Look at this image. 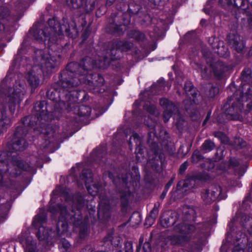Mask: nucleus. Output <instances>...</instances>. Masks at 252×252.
Returning <instances> with one entry per match:
<instances>
[{
	"instance_id": "50",
	"label": "nucleus",
	"mask_w": 252,
	"mask_h": 252,
	"mask_svg": "<svg viewBox=\"0 0 252 252\" xmlns=\"http://www.w3.org/2000/svg\"><path fill=\"white\" fill-rule=\"evenodd\" d=\"M189 181L188 180H187L186 181V183L184 184V187H187V186H186V184H187V182H188Z\"/></svg>"
},
{
	"instance_id": "42",
	"label": "nucleus",
	"mask_w": 252,
	"mask_h": 252,
	"mask_svg": "<svg viewBox=\"0 0 252 252\" xmlns=\"http://www.w3.org/2000/svg\"><path fill=\"white\" fill-rule=\"evenodd\" d=\"M41 220L40 217L38 216L36 217L33 221V224L35 226H38V223H40Z\"/></svg>"
},
{
	"instance_id": "29",
	"label": "nucleus",
	"mask_w": 252,
	"mask_h": 252,
	"mask_svg": "<svg viewBox=\"0 0 252 252\" xmlns=\"http://www.w3.org/2000/svg\"><path fill=\"white\" fill-rule=\"evenodd\" d=\"M241 238H242V242L235 246L232 252H245L244 250L242 249V248L244 247V243L247 240L245 235L242 234L241 238H238L237 241H239Z\"/></svg>"
},
{
	"instance_id": "32",
	"label": "nucleus",
	"mask_w": 252,
	"mask_h": 252,
	"mask_svg": "<svg viewBox=\"0 0 252 252\" xmlns=\"http://www.w3.org/2000/svg\"><path fill=\"white\" fill-rule=\"evenodd\" d=\"M184 213L188 219H193L195 215V211L193 208L185 207L184 208Z\"/></svg>"
},
{
	"instance_id": "4",
	"label": "nucleus",
	"mask_w": 252,
	"mask_h": 252,
	"mask_svg": "<svg viewBox=\"0 0 252 252\" xmlns=\"http://www.w3.org/2000/svg\"><path fill=\"white\" fill-rule=\"evenodd\" d=\"M32 31L33 36L36 40L39 42L47 40L50 46V43H56L58 38H61L63 32L67 36L70 34V27L66 19H63L62 24L59 23L55 18L49 19L48 25L44 29L34 30V28H33L31 32Z\"/></svg>"
},
{
	"instance_id": "45",
	"label": "nucleus",
	"mask_w": 252,
	"mask_h": 252,
	"mask_svg": "<svg viewBox=\"0 0 252 252\" xmlns=\"http://www.w3.org/2000/svg\"><path fill=\"white\" fill-rule=\"evenodd\" d=\"M214 135L216 137H220V138L221 137V136H223V135L222 134V133L220 132H215Z\"/></svg>"
},
{
	"instance_id": "43",
	"label": "nucleus",
	"mask_w": 252,
	"mask_h": 252,
	"mask_svg": "<svg viewBox=\"0 0 252 252\" xmlns=\"http://www.w3.org/2000/svg\"><path fill=\"white\" fill-rule=\"evenodd\" d=\"M248 22L249 27L252 29V16H249L248 18Z\"/></svg>"
},
{
	"instance_id": "38",
	"label": "nucleus",
	"mask_w": 252,
	"mask_h": 252,
	"mask_svg": "<svg viewBox=\"0 0 252 252\" xmlns=\"http://www.w3.org/2000/svg\"><path fill=\"white\" fill-rule=\"evenodd\" d=\"M15 6L17 9L22 10L26 8V4L22 0H17L15 2Z\"/></svg>"
},
{
	"instance_id": "31",
	"label": "nucleus",
	"mask_w": 252,
	"mask_h": 252,
	"mask_svg": "<svg viewBox=\"0 0 252 252\" xmlns=\"http://www.w3.org/2000/svg\"><path fill=\"white\" fill-rule=\"evenodd\" d=\"M201 147L202 149L205 152H209L215 148V144L211 140H208L204 142Z\"/></svg>"
},
{
	"instance_id": "6",
	"label": "nucleus",
	"mask_w": 252,
	"mask_h": 252,
	"mask_svg": "<svg viewBox=\"0 0 252 252\" xmlns=\"http://www.w3.org/2000/svg\"><path fill=\"white\" fill-rule=\"evenodd\" d=\"M50 211L53 214H56L59 210L60 216L58 222V234L60 235L67 231L68 224L71 223L75 225L79 224L81 217L78 214L77 217L73 211L71 214H68L65 207L58 204L57 207L52 206L49 208Z\"/></svg>"
},
{
	"instance_id": "39",
	"label": "nucleus",
	"mask_w": 252,
	"mask_h": 252,
	"mask_svg": "<svg viewBox=\"0 0 252 252\" xmlns=\"http://www.w3.org/2000/svg\"><path fill=\"white\" fill-rule=\"evenodd\" d=\"M191 158H192L191 159L192 161L194 163H196L198 161H199L201 158V157L199 155V152H198V151L194 152L192 155Z\"/></svg>"
},
{
	"instance_id": "36",
	"label": "nucleus",
	"mask_w": 252,
	"mask_h": 252,
	"mask_svg": "<svg viewBox=\"0 0 252 252\" xmlns=\"http://www.w3.org/2000/svg\"><path fill=\"white\" fill-rule=\"evenodd\" d=\"M144 108L151 114L155 115L159 114L158 111L157 110L156 107L154 105H150L149 106H147V105H146L144 106Z\"/></svg>"
},
{
	"instance_id": "12",
	"label": "nucleus",
	"mask_w": 252,
	"mask_h": 252,
	"mask_svg": "<svg viewBox=\"0 0 252 252\" xmlns=\"http://www.w3.org/2000/svg\"><path fill=\"white\" fill-rule=\"evenodd\" d=\"M209 224H198L196 225L193 224H179L177 226L176 231L181 233H190L196 231L197 233L202 232V230H205L209 228Z\"/></svg>"
},
{
	"instance_id": "3",
	"label": "nucleus",
	"mask_w": 252,
	"mask_h": 252,
	"mask_svg": "<svg viewBox=\"0 0 252 252\" xmlns=\"http://www.w3.org/2000/svg\"><path fill=\"white\" fill-rule=\"evenodd\" d=\"M252 70L250 68L245 69L241 73V90L237 91L232 96V100H236L232 104V107L228 110L229 119L241 121L242 118L239 113L243 108V102L247 101L248 96L252 94Z\"/></svg>"
},
{
	"instance_id": "21",
	"label": "nucleus",
	"mask_w": 252,
	"mask_h": 252,
	"mask_svg": "<svg viewBox=\"0 0 252 252\" xmlns=\"http://www.w3.org/2000/svg\"><path fill=\"white\" fill-rule=\"evenodd\" d=\"M245 2L244 0H220V4L224 7H228L233 3L236 6L244 9Z\"/></svg>"
},
{
	"instance_id": "1",
	"label": "nucleus",
	"mask_w": 252,
	"mask_h": 252,
	"mask_svg": "<svg viewBox=\"0 0 252 252\" xmlns=\"http://www.w3.org/2000/svg\"><path fill=\"white\" fill-rule=\"evenodd\" d=\"M130 44L127 43H124L120 41L115 44H113L111 48L108 49L106 52L107 55L103 57V60L99 59L95 61L94 63H93V61L90 58V62L88 64L86 63L87 66H85V70L88 73L85 76L84 80H86V83L88 85L89 89L93 91L94 93H100L101 90L99 89V87L103 86L104 83L103 78L98 75L95 74L92 75V73H90L89 70H91L94 66L100 68H106L109 64L110 59L114 60L117 59L116 55L118 49L121 51L128 49L130 48Z\"/></svg>"
},
{
	"instance_id": "8",
	"label": "nucleus",
	"mask_w": 252,
	"mask_h": 252,
	"mask_svg": "<svg viewBox=\"0 0 252 252\" xmlns=\"http://www.w3.org/2000/svg\"><path fill=\"white\" fill-rule=\"evenodd\" d=\"M26 134L27 131L25 126H22L17 127L10 148L11 153L22 151L27 148L28 144L24 138Z\"/></svg>"
},
{
	"instance_id": "34",
	"label": "nucleus",
	"mask_w": 252,
	"mask_h": 252,
	"mask_svg": "<svg viewBox=\"0 0 252 252\" xmlns=\"http://www.w3.org/2000/svg\"><path fill=\"white\" fill-rule=\"evenodd\" d=\"M184 90L188 95H193L195 91L192 84L190 82L186 83L185 85Z\"/></svg>"
},
{
	"instance_id": "58",
	"label": "nucleus",
	"mask_w": 252,
	"mask_h": 252,
	"mask_svg": "<svg viewBox=\"0 0 252 252\" xmlns=\"http://www.w3.org/2000/svg\"><path fill=\"white\" fill-rule=\"evenodd\" d=\"M229 235V232H227V235L228 236Z\"/></svg>"
},
{
	"instance_id": "26",
	"label": "nucleus",
	"mask_w": 252,
	"mask_h": 252,
	"mask_svg": "<svg viewBox=\"0 0 252 252\" xmlns=\"http://www.w3.org/2000/svg\"><path fill=\"white\" fill-rule=\"evenodd\" d=\"M194 64L196 66V67L194 66V67L196 69L198 70V71L200 72L201 75L203 78H206L210 75L211 71H208L206 67L203 68L201 65L196 63H194ZM192 66L194 67L193 65H192Z\"/></svg>"
},
{
	"instance_id": "46",
	"label": "nucleus",
	"mask_w": 252,
	"mask_h": 252,
	"mask_svg": "<svg viewBox=\"0 0 252 252\" xmlns=\"http://www.w3.org/2000/svg\"><path fill=\"white\" fill-rule=\"evenodd\" d=\"M136 34L139 35L140 37L139 39H143L144 37V35L143 33L136 32Z\"/></svg>"
},
{
	"instance_id": "10",
	"label": "nucleus",
	"mask_w": 252,
	"mask_h": 252,
	"mask_svg": "<svg viewBox=\"0 0 252 252\" xmlns=\"http://www.w3.org/2000/svg\"><path fill=\"white\" fill-rule=\"evenodd\" d=\"M81 183H84L89 193L93 196L96 195L98 192L100 186L99 184L94 183L92 173L90 170H84L80 176Z\"/></svg>"
},
{
	"instance_id": "41",
	"label": "nucleus",
	"mask_w": 252,
	"mask_h": 252,
	"mask_svg": "<svg viewBox=\"0 0 252 252\" xmlns=\"http://www.w3.org/2000/svg\"><path fill=\"white\" fill-rule=\"evenodd\" d=\"M188 166V164L187 162H185L183 163L180 166V172H183L187 169Z\"/></svg>"
},
{
	"instance_id": "16",
	"label": "nucleus",
	"mask_w": 252,
	"mask_h": 252,
	"mask_svg": "<svg viewBox=\"0 0 252 252\" xmlns=\"http://www.w3.org/2000/svg\"><path fill=\"white\" fill-rule=\"evenodd\" d=\"M20 241L24 248L25 252H37L36 251L35 242L28 233L22 234L20 237Z\"/></svg>"
},
{
	"instance_id": "44",
	"label": "nucleus",
	"mask_w": 252,
	"mask_h": 252,
	"mask_svg": "<svg viewBox=\"0 0 252 252\" xmlns=\"http://www.w3.org/2000/svg\"><path fill=\"white\" fill-rule=\"evenodd\" d=\"M166 221L167 220L165 219L164 220V221H165V224L164 225L165 227H168V226H170L171 225H173L174 223V222H175L174 221H173L171 222H168V221L166 222Z\"/></svg>"
},
{
	"instance_id": "22",
	"label": "nucleus",
	"mask_w": 252,
	"mask_h": 252,
	"mask_svg": "<svg viewBox=\"0 0 252 252\" xmlns=\"http://www.w3.org/2000/svg\"><path fill=\"white\" fill-rule=\"evenodd\" d=\"M231 44L238 52H242L245 47L243 41L238 36L235 37L231 42Z\"/></svg>"
},
{
	"instance_id": "33",
	"label": "nucleus",
	"mask_w": 252,
	"mask_h": 252,
	"mask_svg": "<svg viewBox=\"0 0 252 252\" xmlns=\"http://www.w3.org/2000/svg\"><path fill=\"white\" fill-rule=\"evenodd\" d=\"M233 145L235 148L241 149L246 145V143L241 138H236L233 142Z\"/></svg>"
},
{
	"instance_id": "23",
	"label": "nucleus",
	"mask_w": 252,
	"mask_h": 252,
	"mask_svg": "<svg viewBox=\"0 0 252 252\" xmlns=\"http://www.w3.org/2000/svg\"><path fill=\"white\" fill-rule=\"evenodd\" d=\"M241 223L251 234H252V217L249 216H243Z\"/></svg>"
},
{
	"instance_id": "49",
	"label": "nucleus",
	"mask_w": 252,
	"mask_h": 252,
	"mask_svg": "<svg viewBox=\"0 0 252 252\" xmlns=\"http://www.w3.org/2000/svg\"><path fill=\"white\" fill-rule=\"evenodd\" d=\"M210 118V114H208L205 119V120H207V121H208V120Z\"/></svg>"
},
{
	"instance_id": "59",
	"label": "nucleus",
	"mask_w": 252,
	"mask_h": 252,
	"mask_svg": "<svg viewBox=\"0 0 252 252\" xmlns=\"http://www.w3.org/2000/svg\"><path fill=\"white\" fill-rule=\"evenodd\" d=\"M251 4H252V1H251Z\"/></svg>"
},
{
	"instance_id": "13",
	"label": "nucleus",
	"mask_w": 252,
	"mask_h": 252,
	"mask_svg": "<svg viewBox=\"0 0 252 252\" xmlns=\"http://www.w3.org/2000/svg\"><path fill=\"white\" fill-rule=\"evenodd\" d=\"M159 103L161 106L165 108L163 112V119L165 122H168L173 114L176 115L178 113L177 107L168 99L165 98L161 99Z\"/></svg>"
},
{
	"instance_id": "28",
	"label": "nucleus",
	"mask_w": 252,
	"mask_h": 252,
	"mask_svg": "<svg viewBox=\"0 0 252 252\" xmlns=\"http://www.w3.org/2000/svg\"><path fill=\"white\" fill-rule=\"evenodd\" d=\"M159 205V202H157L155 204L154 207L151 212L150 216L147 219L148 220H149L152 222L154 221L158 214V207Z\"/></svg>"
},
{
	"instance_id": "2",
	"label": "nucleus",
	"mask_w": 252,
	"mask_h": 252,
	"mask_svg": "<svg viewBox=\"0 0 252 252\" xmlns=\"http://www.w3.org/2000/svg\"><path fill=\"white\" fill-rule=\"evenodd\" d=\"M36 55V62L40 66L38 69L36 66H33L32 70L28 73V81L32 87H37L39 84V75L42 72L44 75L50 73L52 69L57 65L60 56L52 51V53L48 51L41 50H37L35 52Z\"/></svg>"
},
{
	"instance_id": "40",
	"label": "nucleus",
	"mask_w": 252,
	"mask_h": 252,
	"mask_svg": "<svg viewBox=\"0 0 252 252\" xmlns=\"http://www.w3.org/2000/svg\"><path fill=\"white\" fill-rule=\"evenodd\" d=\"M239 164L238 160L235 158H231L229 162V166L230 167L234 168L237 166Z\"/></svg>"
},
{
	"instance_id": "25",
	"label": "nucleus",
	"mask_w": 252,
	"mask_h": 252,
	"mask_svg": "<svg viewBox=\"0 0 252 252\" xmlns=\"http://www.w3.org/2000/svg\"><path fill=\"white\" fill-rule=\"evenodd\" d=\"M91 113V109L90 107L86 105H81L78 110V115L80 116L88 117Z\"/></svg>"
},
{
	"instance_id": "5",
	"label": "nucleus",
	"mask_w": 252,
	"mask_h": 252,
	"mask_svg": "<svg viewBox=\"0 0 252 252\" xmlns=\"http://www.w3.org/2000/svg\"><path fill=\"white\" fill-rule=\"evenodd\" d=\"M90 58L87 57L83 60L80 65L77 63H70L67 65L66 76L61 82L62 90L63 92H70L71 89L77 87L81 83L86 82L85 76L88 73L85 70Z\"/></svg>"
},
{
	"instance_id": "15",
	"label": "nucleus",
	"mask_w": 252,
	"mask_h": 252,
	"mask_svg": "<svg viewBox=\"0 0 252 252\" xmlns=\"http://www.w3.org/2000/svg\"><path fill=\"white\" fill-rule=\"evenodd\" d=\"M13 167H10L6 169L10 174L13 177L19 175L21 173V169L29 171L31 169L30 166L27 163H24L23 162L15 160L12 162Z\"/></svg>"
},
{
	"instance_id": "7",
	"label": "nucleus",
	"mask_w": 252,
	"mask_h": 252,
	"mask_svg": "<svg viewBox=\"0 0 252 252\" xmlns=\"http://www.w3.org/2000/svg\"><path fill=\"white\" fill-rule=\"evenodd\" d=\"M25 92V84L20 81H16L13 87L9 89L7 99L9 109L11 113L15 111V105L19 103L23 99Z\"/></svg>"
},
{
	"instance_id": "30",
	"label": "nucleus",
	"mask_w": 252,
	"mask_h": 252,
	"mask_svg": "<svg viewBox=\"0 0 252 252\" xmlns=\"http://www.w3.org/2000/svg\"><path fill=\"white\" fill-rule=\"evenodd\" d=\"M9 14L8 9L4 6H0V20L6 17ZM4 29L3 25L0 23V31Z\"/></svg>"
},
{
	"instance_id": "27",
	"label": "nucleus",
	"mask_w": 252,
	"mask_h": 252,
	"mask_svg": "<svg viewBox=\"0 0 252 252\" xmlns=\"http://www.w3.org/2000/svg\"><path fill=\"white\" fill-rule=\"evenodd\" d=\"M133 143H134L136 146H139L141 144V140L136 133H133L129 138L128 144L130 149L132 148Z\"/></svg>"
},
{
	"instance_id": "11",
	"label": "nucleus",
	"mask_w": 252,
	"mask_h": 252,
	"mask_svg": "<svg viewBox=\"0 0 252 252\" xmlns=\"http://www.w3.org/2000/svg\"><path fill=\"white\" fill-rule=\"evenodd\" d=\"M34 111L35 112V116L34 117H26V121H30L32 118L34 119L37 117V121L36 124H37L38 121H40L42 120H44L46 121H48L51 118L49 117V113H47V109L46 106V103L45 101H41L37 102L34 106ZM29 125L30 126H33L34 125L33 123L30 122Z\"/></svg>"
},
{
	"instance_id": "56",
	"label": "nucleus",
	"mask_w": 252,
	"mask_h": 252,
	"mask_svg": "<svg viewBox=\"0 0 252 252\" xmlns=\"http://www.w3.org/2000/svg\"><path fill=\"white\" fill-rule=\"evenodd\" d=\"M164 195H162V198H164Z\"/></svg>"
},
{
	"instance_id": "54",
	"label": "nucleus",
	"mask_w": 252,
	"mask_h": 252,
	"mask_svg": "<svg viewBox=\"0 0 252 252\" xmlns=\"http://www.w3.org/2000/svg\"><path fill=\"white\" fill-rule=\"evenodd\" d=\"M109 178H111V174H109Z\"/></svg>"
},
{
	"instance_id": "9",
	"label": "nucleus",
	"mask_w": 252,
	"mask_h": 252,
	"mask_svg": "<svg viewBox=\"0 0 252 252\" xmlns=\"http://www.w3.org/2000/svg\"><path fill=\"white\" fill-rule=\"evenodd\" d=\"M225 197V194L222 192V189L220 186H211L201 194L202 199L206 204H210L218 198L221 199Z\"/></svg>"
},
{
	"instance_id": "57",
	"label": "nucleus",
	"mask_w": 252,
	"mask_h": 252,
	"mask_svg": "<svg viewBox=\"0 0 252 252\" xmlns=\"http://www.w3.org/2000/svg\"><path fill=\"white\" fill-rule=\"evenodd\" d=\"M231 225V223L229 224V226H230V225Z\"/></svg>"
},
{
	"instance_id": "35",
	"label": "nucleus",
	"mask_w": 252,
	"mask_h": 252,
	"mask_svg": "<svg viewBox=\"0 0 252 252\" xmlns=\"http://www.w3.org/2000/svg\"><path fill=\"white\" fill-rule=\"evenodd\" d=\"M70 247V245L68 241L66 240H62L60 245V248L62 252H68Z\"/></svg>"
},
{
	"instance_id": "51",
	"label": "nucleus",
	"mask_w": 252,
	"mask_h": 252,
	"mask_svg": "<svg viewBox=\"0 0 252 252\" xmlns=\"http://www.w3.org/2000/svg\"><path fill=\"white\" fill-rule=\"evenodd\" d=\"M207 120H205L203 122V125H205L207 123Z\"/></svg>"
},
{
	"instance_id": "53",
	"label": "nucleus",
	"mask_w": 252,
	"mask_h": 252,
	"mask_svg": "<svg viewBox=\"0 0 252 252\" xmlns=\"http://www.w3.org/2000/svg\"><path fill=\"white\" fill-rule=\"evenodd\" d=\"M102 202H101V203L99 205H100V207H102Z\"/></svg>"
},
{
	"instance_id": "14",
	"label": "nucleus",
	"mask_w": 252,
	"mask_h": 252,
	"mask_svg": "<svg viewBox=\"0 0 252 252\" xmlns=\"http://www.w3.org/2000/svg\"><path fill=\"white\" fill-rule=\"evenodd\" d=\"M66 3L70 8H82L85 12L92 10L94 7V1L87 0H66Z\"/></svg>"
},
{
	"instance_id": "17",
	"label": "nucleus",
	"mask_w": 252,
	"mask_h": 252,
	"mask_svg": "<svg viewBox=\"0 0 252 252\" xmlns=\"http://www.w3.org/2000/svg\"><path fill=\"white\" fill-rule=\"evenodd\" d=\"M212 40L213 41V42H211V39L209 40V42L212 47L215 50H217L215 51V52L220 56H227L228 49L224 45L223 42L221 41H219L217 38H213Z\"/></svg>"
},
{
	"instance_id": "55",
	"label": "nucleus",
	"mask_w": 252,
	"mask_h": 252,
	"mask_svg": "<svg viewBox=\"0 0 252 252\" xmlns=\"http://www.w3.org/2000/svg\"><path fill=\"white\" fill-rule=\"evenodd\" d=\"M243 174H244V172L240 174V176H242L243 175Z\"/></svg>"
},
{
	"instance_id": "37",
	"label": "nucleus",
	"mask_w": 252,
	"mask_h": 252,
	"mask_svg": "<svg viewBox=\"0 0 252 252\" xmlns=\"http://www.w3.org/2000/svg\"><path fill=\"white\" fill-rule=\"evenodd\" d=\"M130 220L132 222H134L135 224L138 225L141 222V218L140 214L134 213L132 215Z\"/></svg>"
},
{
	"instance_id": "20",
	"label": "nucleus",
	"mask_w": 252,
	"mask_h": 252,
	"mask_svg": "<svg viewBox=\"0 0 252 252\" xmlns=\"http://www.w3.org/2000/svg\"><path fill=\"white\" fill-rule=\"evenodd\" d=\"M55 234V232L46 229L45 226L42 225L39 226L36 235L38 239L41 241L48 239L50 237L54 236Z\"/></svg>"
},
{
	"instance_id": "19",
	"label": "nucleus",
	"mask_w": 252,
	"mask_h": 252,
	"mask_svg": "<svg viewBox=\"0 0 252 252\" xmlns=\"http://www.w3.org/2000/svg\"><path fill=\"white\" fill-rule=\"evenodd\" d=\"M214 74L219 78L228 69V67L221 62H218L214 65H211Z\"/></svg>"
},
{
	"instance_id": "47",
	"label": "nucleus",
	"mask_w": 252,
	"mask_h": 252,
	"mask_svg": "<svg viewBox=\"0 0 252 252\" xmlns=\"http://www.w3.org/2000/svg\"><path fill=\"white\" fill-rule=\"evenodd\" d=\"M115 0H107L106 3L107 5H110L115 1Z\"/></svg>"
},
{
	"instance_id": "48",
	"label": "nucleus",
	"mask_w": 252,
	"mask_h": 252,
	"mask_svg": "<svg viewBox=\"0 0 252 252\" xmlns=\"http://www.w3.org/2000/svg\"><path fill=\"white\" fill-rule=\"evenodd\" d=\"M129 249L126 250V252H132V245L129 244Z\"/></svg>"
},
{
	"instance_id": "24",
	"label": "nucleus",
	"mask_w": 252,
	"mask_h": 252,
	"mask_svg": "<svg viewBox=\"0 0 252 252\" xmlns=\"http://www.w3.org/2000/svg\"><path fill=\"white\" fill-rule=\"evenodd\" d=\"M169 240L172 245H180L185 241V238L180 235H172L169 237Z\"/></svg>"
},
{
	"instance_id": "18",
	"label": "nucleus",
	"mask_w": 252,
	"mask_h": 252,
	"mask_svg": "<svg viewBox=\"0 0 252 252\" xmlns=\"http://www.w3.org/2000/svg\"><path fill=\"white\" fill-rule=\"evenodd\" d=\"M2 106L0 105V108ZM10 119L5 116V109L0 110V131H4L11 124Z\"/></svg>"
},
{
	"instance_id": "52",
	"label": "nucleus",
	"mask_w": 252,
	"mask_h": 252,
	"mask_svg": "<svg viewBox=\"0 0 252 252\" xmlns=\"http://www.w3.org/2000/svg\"><path fill=\"white\" fill-rule=\"evenodd\" d=\"M140 150V148H139V149H138V148H136V151H135V152H137V150Z\"/></svg>"
}]
</instances>
